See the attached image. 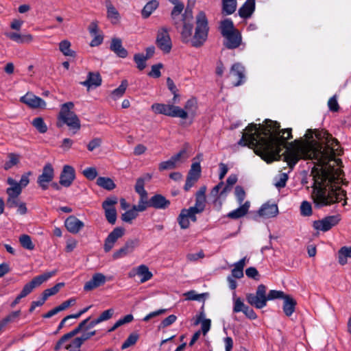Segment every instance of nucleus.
<instances>
[{
	"label": "nucleus",
	"instance_id": "f257e3e1",
	"mask_svg": "<svg viewBox=\"0 0 351 351\" xmlns=\"http://www.w3.org/2000/svg\"><path fill=\"white\" fill-rule=\"evenodd\" d=\"M291 132V128L280 130L277 121L265 119L263 124H249L238 144L253 149L267 163L280 160L283 156L289 167L293 168L301 158L315 160L311 172L313 180L311 196L315 206L319 208L343 199L344 206L346 191L331 185L339 176V169L329 164L334 161L339 166L342 162L335 158L342 152L338 141L326 130H315L317 141H310L293 150L287 147V141L292 138Z\"/></svg>",
	"mask_w": 351,
	"mask_h": 351
},
{
	"label": "nucleus",
	"instance_id": "f03ea898",
	"mask_svg": "<svg viewBox=\"0 0 351 351\" xmlns=\"http://www.w3.org/2000/svg\"><path fill=\"white\" fill-rule=\"evenodd\" d=\"M74 108V104L69 101L61 106L60 112L58 116L56 125L58 128L66 125L73 134H75L81 128L80 120L77 114L72 110Z\"/></svg>",
	"mask_w": 351,
	"mask_h": 351
},
{
	"label": "nucleus",
	"instance_id": "7ed1b4c3",
	"mask_svg": "<svg viewBox=\"0 0 351 351\" xmlns=\"http://www.w3.org/2000/svg\"><path fill=\"white\" fill-rule=\"evenodd\" d=\"M209 27L206 14L200 11L196 16V27L195 34L191 39V45L199 47L205 43L208 37Z\"/></svg>",
	"mask_w": 351,
	"mask_h": 351
},
{
	"label": "nucleus",
	"instance_id": "20e7f679",
	"mask_svg": "<svg viewBox=\"0 0 351 351\" xmlns=\"http://www.w3.org/2000/svg\"><path fill=\"white\" fill-rule=\"evenodd\" d=\"M193 12L189 8H186L184 14L182 16V19L180 20L178 28L181 34L182 40L184 43H187L191 40L193 25Z\"/></svg>",
	"mask_w": 351,
	"mask_h": 351
},
{
	"label": "nucleus",
	"instance_id": "39448f33",
	"mask_svg": "<svg viewBox=\"0 0 351 351\" xmlns=\"http://www.w3.org/2000/svg\"><path fill=\"white\" fill-rule=\"evenodd\" d=\"M151 108L156 114H161L172 117H180L184 119L188 117V113L185 110L173 105L156 103L152 106Z\"/></svg>",
	"mask_w": 351,
	"mask_h": 351
},
{
	"label": "nucleus",
	"instance_id": "423d86ee",
	"mask_svg": "<svg viewBox=\"0 0 351 351\" xmlns=\"http://www.w3.org/2000/svg\"><path fill=\"white\" fill-rule=\"evenodd\" d=\"M267 287L261 284L257 287L256 293H248L246 295L247 302L256 308L261 309L267 305Z\"/></svg>",
	"mask_w": 351,
	"mask_h": 351
},
{
	"label": "nucleus",
	"instance_id": "0eeeda50",
	"mask_svg": "<svg viewBox=\"0 0 351 351\" xmlns=\"http://www.w3.org/2000/svg\"><path fill=\"white\" fill-rule=\"evenodd\" d=\"M157 47L165 53H169L172 48V42L166 27H161L157 32L156 39Z\"/></svg>",
	"mask_w": 351,
	"mask_h": 351
},
{
	"label": "nucleus",
	"instance_id": "6e6552de",
	"mask_svg": "<svg viewBox=\"0 0 351 351\" xmlns=\"http://www.w3.org/2000/svg\"><path fill=\"white\" fill-rule=\"evenodd\" d=\"M54 178V169L49 162L45 165L42 173L38 177L37 183L43 190H47Z\"/></svg>",
	"mask_w": 351,
	"mask_h": 351
},
{
	"label": "nucleus",
	"instance_id": "1a4fd4ad",
	"mask_svg": "<svg viewBox=\"0 0 351 351\" xmlns=\"http://www.w3.org/2000/svg\"><path fill=\"white\" fill-rule=\"evenodd\" d=\"M340 220L339 215L327 216L321 220L315 221L313 226L317 230L327 232L338 224Z\"/></svg>",
	"mask_w": 351,
	"mask_h": 351
},
{
	"label": "nucleus",
	"instance_id": "9d476101",
	"mask_svg": "<svg viewBox=\"0 0 351 351\" xmlns=\"http://www.w3.org/2000/svg\"><path fill=\"white\" fill-rule=\"evenodd\" d=\"M117 204L116 197H108L102 203V208L105 212V217L110 224H114L117 221V210L114 205Z\"/></svg>",
	"mask_w": 351,
	"mask_h": 351
},
{
	"label": "nucleus",
	"instance_id": "9b49d317",
	"mask_svg": "<svg viewBox=\"0 0 351 351\" xmlns=\"http://www.w3.org/2000/svg\"><path fill=\"white\" fill-rule=\"evenodd\" d=\"M201 176V166L199 162H193L188 172L186 183L184 186L185 191H189L197 182Z\"/></svg>",
	"mask_w": 351,
	"mask_h": 351
},
{
	"label": "nucleus",
	"instance_id": "f8f14e48",
	"mask_svg": "<svg viewBox=\"0 0 351 351\" xmlns=\"http://www.w3.org/2000/svg\"><path fill=\"white\" fill-rule=\"evenodd\" d=\"M138 245L139 240L138 239L128 240L122 247L113 253V259H119L131 254Z\"/></svg>",
	"mask_w": 351,
	"mask_h": 351
},
{
	"label": "nucleus",
	"instance_id": "ddd939ff",
	"mask_svg": "<svg viewBox=\"0 0 351 351\" xmlns=\"http://www.w3.org/2000/svg\"><path fill=\"white\" fill-rule=\"evenodd\" d=\"M125 230L121 227L115 228L106 237L104 241V250L106 252H110L114 247L117 241L124 234Z\"/></svg>",
	"mask_w": 351,
	"mask_h": 351
},
{
	"label": "nucleus",
	"instance_id": "4468645a",
	"mask_svg": "<svg viewBox=\"0 0 351 351\" xmlns=\"http://www.w3.org/2000/svg\"><path fill=\"white\" fill-rule=\"evenodd\" d=\"M75 179L74 168L70 165H64L60 176V184L64 187H69Z\"/></svg>",
	"mask_w": 351,
	"mask_h": 351
},
{
	"label": "nucleus",
	"instance_id": "2eb2a0df",
	"mask_svg": "<svg viewBox=\"0 0 351 351\" xmlns=\"http://www.w3.org/2000/svg\"><path fill=\"white\" fill-rule=\"evenodd\" d=\"M223 38H225L223 45L229 49H236L241 43V35L237 29L226 35Z\"/></svg>",
	"mask_w": 351,
	"mask_h": 351
},
{
	"label": "nucleus",
	"instance_id": "dca6fc26",
	"mask_svg": "<svg viewBox=\"0 0 351 351\" xmlns=\"http://www.w3.org/2000/svg\"><path fill=\"white\" fill-rule=\"evenodd\" d=\"M64 226L69 232L77 234L84 228V223L75 216L70 215L66 219Z\"/></svg>",
	"mask_w": 351,
	"mask_h": 351
},
{
	"label": "nucleus",
	"instance_id": "f3484780",
	"mask_svg": "<svg viewBox=\"0 0 351 351\" xmlns=\"http://www.w3.org/2000/svg\"><path fill=\"white\" fill-rule=\"evenodd\" d=\"M106 281V276L101 273L95 274L92 278L84 286V291H89L103 285Z\"/></svg>",
	"mask_w": 351,
	"mask_h": 351
},
{
	"label": "nucleus",
	"instance_id": "a211bd4d",
	"mask_svg": "<svg viewBox=\"0 0 351 351\" xmlns=\"http://www.w3.org/2000/svg\"><path fill=\"white\" fill-rule=\"evenodd\" d=\"M21 101L33 108H45L46 106V103L43 99L29 93L23 96L21 98Z\"/></svg>",
	"mask_w": 351,
	"mask_h": 351
},
{
	"label": "nucleus",
	"instance_id": "6ab92c4d",
	"mask_svg": "<svg viewBox=\"0 0 351 351\" xmlns=\"http://www.w3.org/2000/svg\"><path fill=\"white\" fill-rule=\"evenodd\" d=\"M150 207L155 209L165 210L169 208L171 202L161 194H156L149 199Z\"/></svg>",
	"mask_w": 351,
	"mask_h": 351
},
{
	"label": "nucleus",
	"instance_id": "aec40b11",
	"mask_svg": "<svg viewBox=\"0 0 351 351\" xmlns=\"http://www.w3.org/2000/svg\"><path fill=\"white\" fill-rule=\"evenodd\" d=\"M244 71V67L239 63L234 64L232 66L230 76L235 79L234 86H237L243 84L245 78Z\"/></svg>",
	"mask_w": 351,
	"mask_h": 351
},
{
	"label": "nucleus",
	"instance_id": "412c9836",
	"mask_svg": "<svg viewBox=\"0 0 351 351\" xmlns=\"http://www.w3.org/2000/svg\"><path fill=\"white\" fill-rule=\"evenodd\" d=\"M258 213L264 218L274 217L278 214V208L276 204L266 203L262 205Z\"/></svg>",
	"mask_w": 351,
	"mask_h": 351
},
{
	"label": "nucleus",
	"instance_id": "4be33fe9",
	"mask_svg": "<svg viewBox=\"0 0 351 351\" xmlns=\"http://www.w3.org/2000/svg\"><path fill=\"white\" fill-rule=\"evenodd\" d=\"M110 49L121 58H125L128 55V51L122 46V41L119 38H112Z\"/></svg>",
	"mask_w": 351,
	"mask_h": 351
},
{
	"label": "nucleus",
	"instance_id": "5701e85b",
	"mask_svg": "<svg viewBox=\"0 0 351 351\" xmlns=\"http://www.w3.org/2000/svg\"><path fill=\"white\" fill-rule=\"evenodd\" d=\"M80 84L90 89L92 87H98L101 84V77L99 73L89 72L86 80Z\"/></svg>",
	"mask_w": 351,
	"mask_h": 351
},
{
	"label": "nucleus",
	"instance_id": "b1692460",
	"mask_svg": "<svg viewBox=\"0 0 351 351\" xmlns=\"http://www.w3.org/2000/svg\"><path fill=\"white\" fill-rule=\"evenodd\" d=\"M5 35L10 40L19 44L29 43L33 40V36L29 34H21L17 32H7Z\"/></svg>",
	"mask_w": 351,
	"mask_h": 351
},
{
	"label": "nucleus",
	"instance_id": "393cba45",
	"mask_svg": "<svg viewBox=\"0 0 351 351\" xmlns=\"http://www.w3.org/2000/svg\"><path fill=\"white\" fill-rule=\"evenodd\" d=\"M255 10V0H247L239 10L241 18L247 19L251 16Z\"/></svg>",
	"mask_w": 351,
	"mask_h": 351
},
{
	"label": "nucleus",
	"instance_id": "a878e982",
	"mask_svg": "<svg viewBox=\"0 0 351 351\" xmlns=\"http://www.w3.org/2000/svg\"><path fill=\"white\" fill-rule=\"evenodd\" d=\"M283 300H284L283 306H282L283 312L285 313V314L287 316L290 317L295 311L297 302H296L295 300L293 299L289 295H287L283 298Z\"/></svg>",
	"mask_w": 351,
	"mask_h": 351
},
{
	"label": "nucleus",
	"instance_id": "bb28decb",
	"mask_svg": "<svg viewBox=\"0 0 351 351\" xmlns=\"http://www.w3.org/2000/svg\"><path fill=\"white\" fill-rule=\"evenodd\" d=\"M250 206V202L247 201L238 208L228 213L227 217L232 219H239L247 213Z\"/></svg>",
	"mask_w": 351,
	"mask_h": 351
},
{
	"label": "nucleus",
	"instance_id": "cd10ccee",
	"mask_svg": "<svg viewBox=\"0 0 351 351\" xmlns=\"http://www.w3.org/2000/svg\"><path fill=\"white\" fill-rule=\"evenodd\" d=\"M247 258L244 257L234 265V268L231 271V277L234 278H241L243 277V268L245 265Z\"/></svg>",
	"mask_w": 351,
	"mask_h": 351
},
{
	"label": "nucleus",
	"instance_id": "c85d7f7f",
	"mask_svg": "<svg viewBox=\"0 0 351 351\" xmlns=\"http://www.w3.org/2000/svg\"><path fill=\"white\" fill-rule=\"evenodd\" d=\"M136 275L141 277V282L144 283L149 280H150L153 275L151 271H149V268L145 265H141L136 268Z\"/></svg>",
	"mask_w": 351,
	"mask_h": 351
},
{
	"label": "nucleus",
	"instance_id": "c756f323",
	"mask_svg": "<svg viewBox=\"0 0 351 351\" xmlns=\"http://www.w3.org/2000/svg\"><path fill=\"white\" fill-rule=\"evenodd\" d=\"M219 28L223 37L236 30L232 21L230 19L221 21Z\"/></svg>",
	"mask_w": 351,
	"mask_h": 351
},
{
	"label": "nucleus",
	"instance_id": "7c9ffc66",
	"mask_svg": "<svg viewBox=\"0 0 351 351\" xmlns=\"http://www.w3.org/2000/svg\"><path fill=\"white\" fill-rule=\"evenodd\" d=\"M151 179V176L149 174L146 175L145 177H141L136 180V182L134 186L136 193L139 195H148L147 191L145 189V181H149Z\"/></svg>",
	"mask_w": 351,
	"mask_h": 351
},
{
	"label": "nucleus",
	"instance_id": "2f4dec72",
	"mask_svg": "<svg viewBox=\"0 0 351 351\" xmlns=\"http://www.w3.org/2000/svg\"><path fill=\"white\" fill-rule=\"evenodd\" d=\"M237 8V0H222V13L224 15L233 14Z\"/></svg>",
	"mask_w": 351,
	"mask_h": 351
},
{
	"label": "nucleus",
	"instance_id": "473e14b6",
	"mask_svg": "<svg viewBox=\"0 0 351 351\" xmlns=\"http://www.w3.org/2000/svg\"><path fill=\"white\" fill-rule=\"evenodd\" d=\"M159 3L156 0H151L146 3L142 10L141 14L145 19L148 18L152 12L158 7Z\"/></svg>",
	"mask_w": 351,
	"mask_h": 351
},
{
	"label": "nucleus",
	"instance_id": "72a5a7b5",
	"mask_svg": "<svg viewBox=\"0 0 351 351\" xmlns=\"http://www.w3.org/2000/svg\"><path fill=\"white\" fill-rule=\"evenodd\" d=\"M56 273H57L56 269L53 270L51 271L45 272L41 275L34 277L32 280V281L33 282V283L34 284V285L36 287L40 286L43 282H46L47 280H48L52 276H55L56 274Z\"/></svg>",
	"mask_w": 351,
	"mask_h": 351
},
{
	"label": "nucleus",
	"instance_id": "f704fd0d",
	"mask_svg": "<svg viewBox=\"0 0 351 351\" xmlns=\"http://www.w3.org/2000/svg\"><path fill=\"white\" fill-rule=\"evenodd\" d=\"M184 8V3L182 2H180L179 3L174 5V8H173V10L171 11V16L173 21V24L176 25V28H178V25H179L178 21H180V20H178V18H179L180 14L182 13V12L183 11Z\"/></svg>",
	"mask_w": 351,
	"mask_h": 351
},
{
	"label": "nucleus",
	"instance_id": "c9c22d12",
	"mask_svg": "<svg viewBox=\"0 0 351 351\" xmlns=\"http://www.w3.org/2000/svg\"><path fill=\"white\" fill-rule=\"evenodd\" d=\"M348 258H351V247H342L338 252L339 264L341 265H346Z\"/></svg>",
	"mask_w": 351,
	"mask_h": 351
},
{
	"label": "nucleus",
	"instance_id": "e433bc0d",
	"mask_svg": "<svg viewBox=\"0 0 351 351\" xmlns=\"http://www.w3.org/2000/svg\"><path fill=\"white\" fill-rule=\"evenodd\" d=\"M149 199H148V195H139V200L137 205H134V209L138 212H143L148 207H150Z\"/></svg>",
	"mask_w": 351,
	"mask_h": 351
},
{
	"label": "nucleus",
	"instance_id": "4c0bfd02",
	"mask_svg": "<svg viewBox=\"0 0 351 351\" xmlns=\"http://www.w3.org/2000/svg\"><path fill=\"white\" fill-rule=\"evenodd\" d=\"M71 45L70 41L64 40L59 43V49L66 56L75 57V52L71 49Z\"/></svg>",
	"mask_w": 351,
	"mask_h": 351
},
{
	"label": "nucleus",
	"instance_id": "58836bf2",
	"mask_svg": "<svg viewBox=\"0 0 351 351\" xmlns=\"http://www.w3.org/2000/svg\"><path fill=\"white\" fill-rule=\"evenodd\" d=\"M97 184L99 186L108 191L114 189L116 186L111 178L106 177H99L97 180Z\"/></svg>",
	"mask_w": 351,
	"mask_h": 351
},
{
	"label": "nucleus",
	"instance_id": "ea45409f",
	"mask_svg": "<svg viewBox=\"0 0 351 351\" xmlns=\"http://www.w3.org/2000/svg\"><path fill=\"white\" fill-rule=\"evenodd\" d=\"M178 222L182 229H186L189 227L190 222L186 208L181 210L180 215L178 217Z\"/></svg>",
	"mask_w": 351,
	"mask_h": 351
},
{
	"label": "nucleus",
	"instance_id": "a19ab883",
	"mask_svg": "<svg viewBox=\"0 0 351 351\" xmlns=\"http://www.w3.org/2000/svg\"><path fill=\"white\" fill-rule=\"evenodd\" d=\"M237 176L235 174H231L226 180V185H225L221 191L220 195H223L230 192L233 185L237 182Z\"/></svg>",
	"mask_w": 351,
	"mask_h": 351
},
{
	"label": "nucleus",
	"instance_id": "79ce46f5",
	"mask_svg": "<svg viewBox=\"0 0 351 351\" xmlns=\"http://www.w3.org/2000/svg\"><path fill=\"white\" fill-rule=\"evenodd\" d=\"M128 81L124 80L121 82L119 86L115 88L111 93L112 97L115 100L123 95L125 92V90L128 87Z\"/></svg>",
	"mask_w": 351,
	"mask_h": 351
},
{
	"label": "nucleus",
	"instance_id": "37998d69",
	"mask_svg": "<svg viewBox=\"0 0 351 351\" xmlns=\"http://www.w3.org/2000/svg\"><path fill=\"white\" fill-rule=\"evenodd\" d=\"M134 319V317L132 314H128L124 316L123 318L119 319L108 330V332H112L117 329L121 326L131 322Z\"/></svg>",
	"mask_w": 351,
	"mask_h": 351
},
{
	"label": "nucleus",
	"instance_id": "c03bdc74",
	"mask_svg": "<svg viewBox=\"0 0 351 351\" xmlns=\"http://www.w3.org/2000/svg\"><path fill=\"white\" fill-rule=\"evenodd\" d=\"M184 295L186 297V300H188L204 301L205 298L208 295V293H204L198 294L195 291L191 290L184 293Z\"/></svg>",
	"mask_w": 351,
	"mask_h": 351
},
{
	"label": "nucleus",
	"instance_id": "a18cd8bd",
	"mask_svg": "<svg viewBox=\"0 0 351 351\" xmlns=\"http://www.w3.org/2000/svg\"><path fill=\"white\" fill-rule=\"evenodd\" d=\"M106 5L107 8L108 18L110 19L111 20L114 19L117 21L119 17V14L110 0L106 1Z\"/></svg>",
	"mask_w": 351,
	"mask_h": 351
},
{
	"label": "nucleus",
	"instance_id": "49530a36",
	"mask_svg": "<svg viewBox=\"0 0 351 351\" xmlns=\"http://www.w3.org/2000/svg\"><path fill=\"white\" fill-rule=\"evenodd\" d=\"M32 124L41 134L47 131V126L42 117H36L33 119Z\"/></svg>",
	"mask_w": 351,
	"mask_h": 351
},
{
	"label": "nucleus",
	"instance_id": "de8ad7c7",
	"mask_svg": "<svg viewBox=\"0 0 351 351\" xmlns=\"http://www.w3.org/2000/svg\"><path fill=\"white\" fill-rule=\"evenodd\" d=\"M138 216V211L132 206V209L127 210L121 215L122 221L131 223L132 220Z\"/></svg>",
	"mask_w": 351,
	"mask_h": 351
},
{
	"label": "nucleus",
	"instance_id": "09e8293b",
	"mask_svg": "<svg viewBox=\"0 0 351 351\" xmlns=\"http://www.w3.org/2000/svg\"><path fill=\"white\" fill-rule=\"evenodd\" d=\"M19 242L21 246L27 250H32L34 249V245L32 241L31 237L27 234H22L19 237Z\"/></svg>",
	"mask_w": 351,
	"mask_h": 351
},
{
	"label": "nucleus",
	"instance_id": "8fccbe9b",
	"mask_svg": "<svg viewBox=\"0 0 351 351\" xmlns=\"http://www.w3.org/2000/svg\"><path fill=\"white\" fill-rule=\"evenodd\" d=\"M90 317L85 319L84 320L81 322L75 328H74L69 332L66 333V335L68 336V337L69 339H71V338L73 337L74 336H75L76 335H77L82 330H85V326L87 324L88 321H90Z\"/></svg>",
	"mask_w": 351,
	"mask_h": 351
},
{
	"label": "nucleus",
	"instance_id": "3c124183",
	"mask_svg": "<svg viewBox=\"0 0 351 351\" xmlns=\"http://www.w3.org/2000/svg\"><path fill=\"white\" fill-rule=\"evenodd\" d=\"M134 61L136 64L137 68L142 71L146 67L147 58L143 53H136L134 56Z\"/></svg>",
	"mask_w": 351,
	"mask_h": 351
},
{
	"label": "nucleus",
	"instance_id": "603ef678",
	"mask_svg": "<svg viewBox=\"0 0 351 351\" xmlns=\"http://www.w3.org/2000/svg\"><path fill=\"white\" fill-rule=\"evenodd\" d=\"M9 160L5 162L4 164V169L8 170L13 166L16 165L19 162V156L14 153H10L8 154Z\"/></svg>",
	"mask_w": 351,
	"mask_h": 351
},
{
	"label": "nucleus",
	"instance_id": "864d4df0",
	"mask_svg": "<svg viewBox=\"0 0 351 351\" xmlns=\"http://www.w3.org/2000/svg\"><path fill=\"white\" fill-rule=\"evenodd\" d=\"M139 336L136 333L130 334L126 340L123 343L121 349L125 350L132 346H134L138 341Z\"/></svg>",
	"mask_w": 351,
	"mask_h": 351
},
{
	"label": "nucleus",
	"instance_id": "5fc2aeb1",
	"mask_svg": "<svg viewBox=\"0 0 351 351\" xmlns=\"http://www.w3.org/2000/svg\"><path fill=\"white\" fill-rule=\"evenodd\" d=\"M64 286V283L59 282L53 287L45 289L42 294L45 296V298L47 300L49 297L56 294L59 291L60 289Z\"/></svg>",
	"mask_w": 351,
	"mask_h": 351
},
{
	"label": "nucleus",
	"instance_id": "6e6d98bb",
	"mask_svg": "<svg viewBox=\"0 0 351 351\" xmlns=\"http://www.w3.org/2000/svg\"><path fill=\"white\" fill-rule=\"evenodd\" d=\"M82 344V340L77 337L71 343L66 345L65 349L68 351H80V347Z\"/></svg>",
	"mask_w": 351,
	"mask_h": 351
},
{
	"label": "nucleus",
	"instance_id": "4d7b16f0",
	"mask_svg": "<svg viewBox=\"0 0 351 351\" xmlns=\"http://www.w3.org/2000/svg\"><path fill=\"white\" fill-rule=\"evenodd\" d=\"M300 213L302 216L305 217H308L312 215V206L308 202L304 201L302 202L300 206Z\"/></svg>",
	"mask_w": 351,
	"mask_h": 351
},
{
	"label": "nucleus",
	"instance_id": "13d9d810",
	"mask_svg": "<svg viewBox=\"0 0 351 351\" xmlns=\"http://www.w3.org/2000/svg\"><path fill=\"white\" fill-rule=\"evenodd\" d=\"M22 189L19 184L15 186L9 187L6 190L8 197H18L21 193Z\"/></svg>",
	"mask_w": 351,
	"mask_h": 351
},
{
	"label": "nucleus",
	"instance_id": "bf43d9fd",
	"mask_svg": "<svg viewBox=\"0 0 351 351\" xmlns=\"http://www.w3.org/2000/svg\"><path fill=\"white\" fill-rule=\"evenodd\" d=\"M234 193L239 204H242L245 198V192L243 188L241 186H237L235 187Z\"/></svg>",
	"mask_w": 351,
	"mask_h": 351
},
{
	"label": "nucleus",
	"instance_id": "052dcab7",
	"mask_svg": "<svg viewBox=\"0 0 351 351\" xmlns=\"http://www.w3.org/2000/svg\"><path fill=\"white\" fill-rule=\"evenodd\" d=\"M286 295L282 291L271 290L267 295V301L279 298L283 299Z\"/></svg>",
	"mask_w": 351,
	"mask_h": 351
},
{
	"label": "nucleus",
	"instance_id": "680f3d73",
	"mask_svg": "<svg viewBox=\"0 0 351 351\" xmlns=\"http://www.w3.org/2000/svg\"><path fill=\"white\" fill-rule=\"evenodd\" d=\"M276 182H275V186L281 189L286 186L287 181L288 180V176L285 173H282L279 175L278 178H276Z\"/></svg>",
	"mask_w": 351,
	"mask_h": 351
},
{
	"label": "nucleus",
	"instance_id": "e2e57ef3",
	"mask_svg": "<svg viewBox=\"0 0 351 351\" xmlns=\"http://www.w3.org/2000/svg\"><path fill=\"white\" fill-rule=\"evenodd\" d=\"M83 175L88 180H93L97 176V171L95 167H88L83 170Z\"/></svg>",
	"mask_w": 351,
	"mask_h": 351
},
{
	"label": "nucleus",
	"instance_id": "0e129e2a",
	"mask_svg": "<svg viewBox=\"0 0 351 351\" xmlns=\"http://www.w3.org/2000/svg\"><path fill=\"white\" fill-rule=\"evenodd\" d=\"M245 274L250 278H252L255 280H260V274H259L258 270L254 267H250L246 269Z\"/></svg>",
	"mask_w": 351,
	"mask_h": 351
},
{
	"label": "nucleus",
	"instance_id": "69168bd1",
	"mask_svg": "<svg viewBox=\"0 0 351 351\" xmlns=\"http://www.w3.org/2000/svg\"><path fill=\"white\" fill-rule=\"evenodd\" d=\"M163 65L161 63L154 64L152 66V70L149 73V75L154 78H158L161 75L160 69L162 68Z\"/></svg>",
	"mask_w": 351,
	"mask_h": 351
},
{
	"label": "nucleus",
	"instance_id": "338daca9",
	"mask_svg": "<svg viewBox=\"0 0 351 351\" xmlns=\"http://www.w3.org/2000/svg\"><path fill=\"white\" fill-rule=\"evenodd\" d=\"M36 288V286L33 283V282L31 280L29 282L27 283L23 288L22 291L20 293V295H22L23 298L26 297L27 295H29L33 289Z\"/></svg>",
	"mask_w": 351,
	"mask_h": 351
},
{
	"label": "nucleus",
	"instance_id": "774afa93",
	"mask_svg": "<svg viewBox=\"0 0 351 351\" xmlns=\"http://www.w3.org/2000/svg\"><path fill=\"white\" fill-rule=\"evenodd\" d=\"M328 106L330 111L337 112L339 109V106L335 95L330 97L328 101Z\"/></svg>",
	"mask_w": 351,
	"mask_h": 351
}]
</instances>
